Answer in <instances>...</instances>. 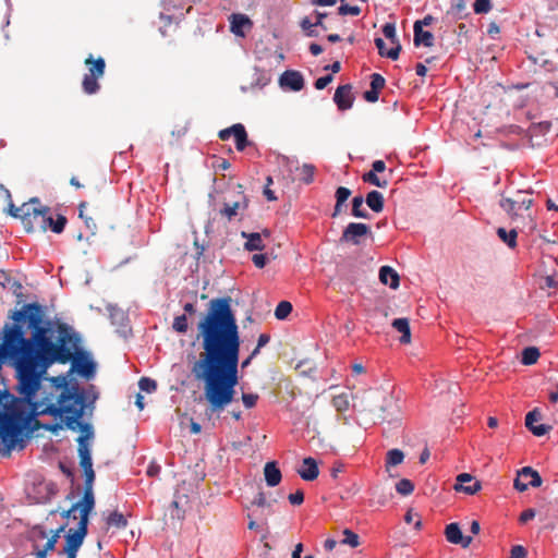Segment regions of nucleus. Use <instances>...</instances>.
Wrapping results in <instances>:
<instances>
[{
	"label": "nucleus",
	"mask_w": 558,
	"mask_h": 558,
	"mask_svg": "<svg viewBox=\"0 0 558 558\" xmlns=\"http://www.w3.org/2000/svg\"><path fill=\"white\" fill-rule=\"evenodd\" d=\"M95 403L96 402L85 401L84 397H83L81 402L76 403L74 408L71 405L65 407L66 414L74 415V414H76L75 412L77 411V409L82 408V416H84L86 414L92 415L93 411L95 410Z\"/></svg>",
	"instance_id": "33"
},
{
	"label": "nucleus",
	"mask_w": 558,
	"mask_h": 558,
	"mask_svg": "<svg viewBox=\"0 0 558 558\" xmlns=\"http://www.w3.org/2000/svg\"><path fill=\"white\" fill-rule=\"evenodd\" d=\"M396 490L402 496H409L414 490V484L408 478H402L396 484Z\"/></svg>",
	"instance_id": "42"
},
{
	"label": "nucleus",
	"mask_w": 558,
	"mask_h": 558,
	"mask_svg": "<svg viewBox=\"0 0 558 558\" xmlns=\"http://www.w3.org/2000/svg\"><path fill=\"white\" fill-rule=\"evenodd\" d=\"M49 535L46 526L43 524L33 525L27 532V541L32 546L39 545V542L47 538Z\"/></svg>",
	"instance_id": "28"
},
{
	"label": "nucleus",
	"mask_w": 558,
	"mask_h": 558,
	"mask_svg": "<svg viewBox=\"0 0 558 558\" xmlns=\"http://www.w3.org/2000/svg\"><path fill=\"white\" fill-rule=\"evenodd\" d=\"M385 77L379 73H373L371 75V88L380 92L385 86Z\"/></svg>",
	"instance_id": "55"
},
{
	"label": "nucleus",
	"mask_w": 558,
	"mask_h": 558,
	"mask_svg": "<svg viewBox=\"0 0 558 558\" xmlns=\"http://www.w3.org/2000/svg\"><path fill=\"white\" fill-rule=\"evenodd\" d=\"M236 189V199L232 203L225 202L220 209V215L225 216L229 221L233 220L239 214L243 213L248 207V198L243 192V186L238 184Z\"/></svg>",
	"instance_id": "8"
},
{
	"label": "nucleus",
	"mask_w": 558,
	"mask_h": 558,
	"mask_svg": "<svg viewBox=\"0 0 558 558\" xmlns=\"http://www.w3.org/2000/svg\"><path fill=\"white\" fill-rule=\"evenodd\" d=\"M252 505L260 508V515H265L266 506H269L268 498L266 497L265 493L258 492L255 498L253 499Z\"/></svg>",
	"instance_id": "51"
},
{
	"label": "nucleus",
	"mask_w": 558,
	"mask_h": 558,
	"mask_svg": "<svg viewBox=\"0 0 558 558\" xmlns=\"http://www.w3.org/2000/svg\"><path fill=\"white\" fill-rule=\"evenodd\" d=\"M107 311L109 313L111 324L117 327V332L122 337H126L128 332L131 331L129 328L128 314L122 308L113 304H108Z\"/></svg>",
	"instance_id": "13"
},
{
	"label": "nucleus",
	"mask_w": 558,
	"mask_h": 558,
	"mask_svg": "<svg viewBox=\"0 0 558 558\" xmlns=\"http://www.w3.org/2000/svg\"><path fill=\"white\" fill-rule=\"evenodd\" d=\"M230 31L238 37H245L246 31L253 27L251 19L242 13H233L229 17Z\"/></svg>",
	"instance_id": "17"
},
{
	"label": "nucleus",
	"mask_w": 558,
	"mask_h": 558,
	"mask_svg": "<svg viewBox=\"0 0 558 558\" xmlns=\"http://www.w3.org/2000/svg\"><path fill=\"white\" fill-rule=\"evenodd\" d=\"M270 81V77L265 71H259L258 69L255 70L254 77L252 81V87H259L263 88L266 86Z\"/></svg>",
	"instance_id": "44"
},
{
	"label": "nucleus",
	"mask_w": 558,
	"mask_h": 558,
	"mask_svg": "<svg viewBox=\"0 0 558 558\" xmlns=\"http://www.w3.org/2000/svg\"><path fill=\"white\" fill-rule=\"evenodd\" d=\"M95 507V496L93 490H84L81 500L74 504V509L80 511V523L89 524V513Z\"/></svg>",
	"instance_id": "15"
},
{
	"label": "nucleus",
	"mask_w": 558,
	"mask_h": 558,
	"mask_svg": "<svg viewBox=\"0 0 558 558\" xmlns=\"http://www.w3.org/2000/svg\"><path fill=\"white\" fill-rule=\"evenodd\" d=\"M82 343L83 339L78 331L66 323L46 317L45 306L41 305L38 324L39 351L49 364L71 363L69 374L76 373L89 380L96 376L97 363Z\"/></svg>",
	"instance_id": "3"
},
{
	"label": "nucleus",
	"mask_w": 558,
	"mask_h": 558,
	"mask_svg": "<svg viewBox=\"0 0 558 558\" xmlns=\"http://www.w3.org/2000/svg\"><path fill=\"white\" fill-rule=\"evenodd\" d=\"M371 233V228L366 223L362 222H350L343 229L340 236L341 243H351L353 245H360L361 239Z\"/></svg>",
	"instance_id": "11"
},
{
	"label": "nucleus",
	"mask_w": 558,
	"mask_h": 558,
	"mask_svg": "<svg viewBox=\"0 0 558 558\" xmlns=\"http://www.w3.org/2000/svg\"><path fill=\"white\" fill-rule=\"evenodd\" d=\"M241 235L246 239V242L244 243V248L248 252L253 251H263L265 247V244L262 239V234L258 232H245L242 231Z\"/></svg>",
	"instance_id": "25"
},
{
	"label": "nucleus",
	"mask_w": 558,
	"mask_h": 558,
	"mask_svg": "<svg viewBox=\"0 0 558 558\" xmlns=\"http://www.w3.org/2000/svg\"><path fill=\"white\" fill-rule=\"evenodd\" d=\"M404 459V453L400 450V449H390L388 452H387V458H386V466L389 468V466H396L400 463H402Z\"/></svg>",
	"instance_id": "38"
},
{
	"label": "nucleus",
	"mask_w": 558,
	"mask_h": 558,
	"mask_svg": "<svg viewBox=\"0 0 558 558\" xmlns=\"http://www.w3.org/2000/svg\"><path fill=\"white\" fill-rule=\"evenodd\" d=\"M300 26H301L302 31L304 32L305 36H307V37H318L319 36V33L317 32L316 26L310 20V17H307V16L304 17L300 22Z\"/></svg>",
	"instance_id": "43"
},
{
	"label": "nucleus",
	"mask_w": 558,
	"mask_h": 558,
	"mask_svg": "<svg viewBox=\"0 0 558 558\" xmlns=\"http://www.w3.org/2000/svg\"><path fill=\"white\" fill-rule=\"evenodd\" d=\"M362 180L365 182V183H368V184H372L376 187H380V189H384L387 186L388 184V181L387 180H381L378 175H377V172H374V171H368V172H365L363 175H362Z\"/></svg>",
	"instance_id": "37"
},
{
	"label": "nucleus",
	"mask_w": 558,
	"mask_h": 558,
	"mask_svg": "<svg viewBox=\"0 0 558 558\" xmlns=\"http://www.w3.org/2000/svg\"><path fill=\"white\" fill-rule=\"evenodd\" d=\"M391 326L401 333L400 342L401 343H410L411 341V330L409 319L404 317L395 318L392 320Z\"/></svg>",
	"instance_id": "27"
},
{
	"label": "nucleus",
	"mask_w": 558,
	"mask_h": 558,
	"mask_svg": "<svg viewBox=\"0 0 558 558\" xmlns=\"http://www.w3.org/2000/svg\"><path fill=\"white\" fill-rule=\"evenodd\" d=\"M539 355V350L536 347H526L522 350L521 363L526 366L533 365L537 362Z\"/></svg>",
	"instance_id": "34"
},
{
	"label": "nucleus",
	"mask_w": 558,
	"mask_h": 558,
	"mask_svg": "<svg viewBox=\"0 0 558 558\" xmlns=\"http://www.w3.org/2000/svg\"><path fill=\"white\" fill-rule=\"evenodd\" d=\"M543 480L537 471L531 466H524L519 471L514 480V488L519 492H525L530 486L539 487Z\"/></svg>",
	"instance_id": "10"
},
{
	"label": "nucleus",
	"mask_w": 558,
	"mask_h": 558,
	"mask_svg": "<svg viewBox=\"0 0 558 558\" xmlns=\"http://www.w3.org/2000/svg\"><path fill=\"white\" fill-rule=\"evenodd\" d=\"M72 374H69V372L66 374H61V375H58V376H47L46 375V379L45 381L48 383V385L50 386V390H54L56 392L61 390H65V387L68 385V381L70 379V376Z\"/></svg>",
	"instance_id": "29"
},
{
	"label": "nucleus",
	"mask_w": 558,
	"mask_h": 558,
	"mask_svg": "<svg viewBox=\"0 0 558 558\" xmlns=\"http://www.w3.org/2000/svg\"><path fill=\"white\" fill-rule=\"evenodd\" d=\"M298 474L302 480L312 482L317 478L319 474L317 462L314 458L307 457L303 459V465L298 470Z\"/></svg>",
	"instance_id": "21"
},
{
	"label": "nucleus",
	"mask_w": 558,
	"mask_h": 558,
	"mask_svg": "<svg viewBox=\"0 0 558 558\" xmlns=\"http://www.w3.org/2000/svg\"><path fill=\"white\" fill-rule=\"evenodd\" d=\"M550 128H551V122L542 121L538 123H533L530 129H531L532 133L535 135H545L546 133L549 132Z\"/></svg>",
	"instance_id": "50"
},
{
	"label": "nucleus",
	"mask_w": 558,
	"mask_h": 558,
	"mask_svg": "<svg viewBox=\"0 0 558 558\" xmlns=\"http://www.w3.org/2000/svg\"><path fill=\"white\" fill-rule=\"evenodd\" d=\"M74 415H64L61 420L64 426L72 432H80L76 441L78 446H89L88 440L94 438V427L82 418V408L77 409Z\"/></svg>",
	"instance_id": "7"
},
{
	"label": "nucleus",
	"mask_w": 558,
	"mask_h": 558,
	"mask_svg": "<svg viewBox=\"0 0 558 558\" xmlns=\"http://www.w3.org/2000/svg\"><path fill=\"white\" fill-rule=\"evenodd\" d=\"M85 483L84 490H93L94 482H95V472L93 470L84 471Z\"/></svg>",
	"instance_id": "62"
},
{
	"label": "nucleus",
	"mask_w": 558,
	"mask_h": 558,
	"mask_svg": "<svg viewBox=\"0 0 558 558\" xmlns=\"http://www.w3.org/2000/svg\"><path fill=\"white\" fill-rule=\"evenodd\" d=\"M498 238L508 245L510 248H514L517 246V238L518 232L514 229L507 231L505 228L497 229Z\"/></svg>",
	"instance_id": "35"
},
{
	"label": "nucleus",
	"mask_w": 558,
	"mask_h": 558,
	"mask_svg": "<svg viewBox=\"0 0 558 558\" xmlns=\"http://www.w3.org/2000/svg\"><path fill=\"white\" fill-rule=\"evenodd\" d=\"M288 499L290 501L291 505L293 506H300L301 504H303L304 501V493L302 490H296L295 493L293 494H290L288 496Z\"/></svg>",
	"instance_id": "63"
},
{
	"label": "nucleus",
	"mask_w": 558,
	"mask_h": 558,
	"mask_svg": "<svg viewBox=\"0 0 558 558\" xmlns=\"http://www.w3.org/2000/svg\"><path fill=\"white\" fill-rule=\"evenodd\" d=\"M446 539L454 545H461L463 548H466L472 543L471 536H464L462 534L461 527L459 523L452 522L446 525L445 529Z\"/></svg>",
	"instance_id": "18"
},
{
	"label": "nucleus",
	"mask_w": 558,
	"mask_h": 558,
	"mask_svg": "<svg viewBox=\"0 0 558 558\" xmlns=\"http://www.w3.org/2000/svg\"><path fill=\"white\" fill-rule=\"evenodd\" d=\"M379 280L383 284L389 286L391 289H397L400 284L398 272L387 265L379 268Z\"/></svg>",
	"instance_id": "23"
},
{
	"label": "nucleus",
	"mask_w": 558,
	"mask_h": 558,
	"mask_svg": "<svg viewBox=\"0 0 558 558\" xmlns=\"http://www.w3.org/2000/svg\"><path fill=\"white\" fill-rule=\"evenodd\" d=\"M82 393L84 395L85 401L96 402L99 398V392L94 385H89L87 388H84Z\"/></svg>",
	"instance_id": "54"
},
{
	"label": "nucleus",
	"mask_w": 558,
	"mask_h": 558,
	"mask_svg": "<svg viewBox=\"0 0 558 558\" xmlns=\"http://www.w3.org/2000/svg\"><path fill=\"white\" fill-rule=\"evenodd\" d=\"M414 31V46L420 47H432L434 45V35L429 31L423 28H413Z\"/></svg>",
	"instance_id": "31"
},
{
	"label": "nucleus",
	"mask_w": 558,
	"mask_h": 558,
	"mask_svg": "<svg viewBox=\"0 0 558 558\" xmlns=\"http://www.w3.org/2000/svg\"><path fill=\"white\" fill-rule=\"evenodd\" d=\"M333 101L341 111L351 109L354 101L352 86L350 84L340 85L335 92Z\"/></svg>",
	"instance_id": "16"
},
{
	"label": "nucleus",
	"mask_w": 558,
	"mask_h": 558,
	"mask_svg": "<svg viewBox=\"0 0 558 558\" xmlns=\"http://www.w3.org/2000/svg\"><path fill=\"white\" fill-rule=\"evenodd\" d=\"M550 428H551V426L546 425V424H538V425L535 424L534 426L530 427L529 430L534 436L542 437V436L546 435L550 430Z\"/></svg>",
	"instance_id": "60"
},
{
	"label": "nucleus",
	"mask_w": 558,
	"mask_h": 558,
	"mask_svg": "<svg viewBox=\"0 0 558 558\" xmlns=\"http://www.w3.org/2000/svg\"><path fill=\"white\" fill-rule=\"evenodd\" d=\"M542 415L537 409L530 411L525 416V426L527 428L535 425L536 422L541 420Z\"/></svg>",
	"instance_id": "57"
},
{
	"label": "nucleus",
	"mask_w": 558,
	"mask_h": 558,
	"mask_svg": "<svg viewBox=\"0 0 558 558\" xmlns=\"http://www.w3.org/2000/svg\"><path fill=\"white\" fill-rule=\"evenodd\" d=\"M466 4L464 0H457L448 11V14L452 15L454 20H463L469 13L465 12Z\"/></svg>",
	"instance_id": "36"
},
{
	"label": "nucleus",
	"mask_w": 558,
	"mask_h": 558,
	"mask_svg": "<svg viewBox=\"0 0 558 558\" xmlns=\"http://www.w3.org/2000/svg\"><path fill=\"white\" fill-rule=\"evenodd\" d=\"M85 64L88 65L89 73L84 75L82 87L85 94L94 95L100 89L97 80L104 76L106 62L101 57L94 59L93 54H89L85 60Z\"/></svg>",
	"instance_id": "4"
},
{
	"label": "nucleus",
	"mask_w": 558,
	"mask_h": 558,
	"mask_svg": "<svg viewBox=\"0 0 558 558\" xmlns=\"http://www.w3.org/2000/svg\"><path fill=\"white\" fill-rule=\"evenodd\" d=\"M77 453L80 458V465L84 471L93 470V459L89 446H78Z\"/></svg>",
	"instance_id": "32"
},
{
	"label": "nucleus",
	"mask_w": 558,
	"mask_h": 558,
	"mask_svg": "<svg viewBox=\"0 0 558 558\" xmlns=\"http://www.w3.org/2000/svg\"><path fill=\"white\" fill-rule=\"evenodd\" d=\"M265 482L269 487L280 484L282 474L277 461H268L264 466Z\"/></svg>",
	"instance_id": "22"
},
{
	"label": "nucleus",
	"mask_w": 558,
	"mask_h": 558,
	"mask_svg": "<svg viewBox=\"0 0 558 558\" xmlns=\"http://www.w3.org/2000/svg\"><path fill=\"white\" fill-rule=\"evenodd\" d=\"M33 363L34 377L28 391L9 389L7 379L2 378L0 388V452L10 454L17 446L24 448V440L34 432L33 423L43 415L62 418L63 414L48 412L50 405H60L59 396L46 384V375L52 366L40 351Z\"/></svg>",
	"instance_id": "2"
},
{
	"label": "nucleus",
	"mask_w": 558,
	"mask_h": 558,
	"mask_svg": "<svg viewBox=\"0 0 558 558\" xmlns=\"http://www.w3.org/2000/svg\"><path fill=\"white\" fill-rule=\"evenodd\" d=\"M170 515L172 519L181 520L184 518V511L180 508L178 500H172L170 505Z\"/></svg>",
	"instance_id": "59"
},
{
	"label": "nucleus",
	"mask_w": 558,
	"mask_h": 558,
	"mask_svg": "<svg viewBox=\"0 0 558 558\" xmlns=\"http://www.w3.org/2000/svg\"><path fill=\"white\" fill-rule=\"evenodd\" d=\"M481 483L474 481L473 476L469 473H460L457 476V483L454 489L457 492H463L468 495H474L481 489Z\"/></svg>",
	"instance_id": "20"
},
{
	"label": "nucleus",
	"mask_w": 558,
	"mask_h": 558,
	"mask_svg": "<svg viewBox=\"0 0 558 558\" xmlns=\"http://www.w3.org/2000/svg\"><path fill=\"white\" fill-rule=\"evenodd\" d=\"M350 196H351V190L345 186H339L336 190L335 198H336V202H338L340 204H344Z\"/></svg>",
	"instance_id": "56"
},
{
	"label": "nucleus",
	"mask_w": 558,
	"mask_h": 558,
	"mask_svg": "<svg viewBox=\"0 0 558 558\" xmlns=\"http://www.w3.org/2000/svg\"><path fill=\"white\" fill-rule=\"evenodd\" d=\"M340 543L343 544V545H348V546H350L352 548H355V547H357L360 545V537L352 530L344 529L343 530V538L341 539Z\"/></svg>",
	"instance_id": "40"
},
{
	"label": "nucleus",
	"mask_w": 558,
	"mask_h": 558,
	"mask_svg": "<svg viewBox=\"0 0 558 558\" xmlns=\"http://www.w3.org/2000/svg\"><path fill=\"white\" fill-rule=\"evenodd\" d=\"M490 0H475L473 10L475 14H487L492 10Z\"/></svg>",
	"instance_id": "48"
},
{
	"label": "nucleus",
	"mask_w": 558,
	"mask_h": 558,
	"mask_svg": "<svg viewBox=\"0 0 558 558\" xmlns=\"http://www.w3.org/2000/svg\"><path fill=\"white\" fill-rule=\"evenodd\" d=\"M82 391H84V388L81 387L76 380L70 378L65 390L61 391L59 395L60 405H50L47 408V411L63 414V416L66 415L65 407L71 405L74 408L76 403L81 402L84 396Z\"/></svg>",
	"instance_id": "6"
},
{
	"label": "nucleus",
	"mask_w": 558,
	"mask_h": 558,
	"mask_svg": "<svg viewBox=\"0 0 558 558\" xmlns=\"http://www.w3.org/2000/svg\"><path fill=\"white\" fill-rule=\"evenodd\" d=\"M510 558H526V550L521 545H514L510 551Z\"/></svg>",
	"instance_id": "64"
},
{
	"label": "nucleus",
	"mask_w": 558,
	"mask_h": 558,
	"mask_svg": "<svg viewBox=\"0 0 558 558\" xmlns=\"http://www.w3.org/2000/svg\"><path fill=\"white\" fill-rule=\"evenodd\" d=\"M138 387L141 391H145L147 393H151L157 389V381L150 377H142L138 380Z\"/></svg>",
	"instance_id": "47"
},
{
	"label": "nucleus",
	"mask_w": 558,
	"mask_h": 558,
	"mask_svg": "<svg viewBox=\"0 0 558 558\" xmlns=\"http://www.w3.org/2000/svg\"><path fill=\"white\" fill-rule=\"evenodd\" d=\"M361 13V9L357 5H349L347 3L341 4L338 8L339 15H353L356 16Z\"/></svg>",
	"instance_id": "52"
},
{
	"label": "nucleus",
	"mask_w": 558,
	"mask_h": 558,
	"mask_svg": "<svg viewBox=\"0 0 558 558\" xmlns=\"http://www.w3.org/2000/svg\"><path fill=\"white\" fill-rule=\"evenodd\" d=\"M315 167L311 163H304L301 168V181L311 184L314 181Z\"/></svg>",
	"instance_id": "45"
},
{
	"label": "nucleus",
	"mask_w": 558,
	"mask_h": 558,
	"mask_svg": "<svg viewBox=\"0 0 558 558\" xmlns=\"http://www.w3.org/2000/svg\"><path fill=\"white\" fill-rule=\"evenodd\" d=\"M279 85L283 89L300 92L304 87V77L299 71L286 70L279 77Z\"/></svg>",
	"instance_id": "14"
},
{
	"label": "nucleus",
	"mask_w": 558,
	"mask_h": 558,
	"mask_svg": "<svg viewBox=\"0 0 558 558\" xmlns=\"http://www.w3.org/2000/svg\"><path fill=\"white\" fill-rule=\"evenodd\" d=\"M384 36L389 39L391 43L398 41V37L396 34V24L395 23H386L383 26Z\"/></svg>",
	"instance_id": "53"
},
{
	"label": "nucleus",
	"mask_w": 558,
	"mask_h": 558,
	"mask_svg": "<svg viewBox=\"0 0 558 558\" xmlns=\"http://www.w3.org/2000/svg\"><path fill=\"white\" fill-rule=\"evenodd\" d=\"M104 518L108 529L123 530L128 526L126 517L119 510L104 513Z\"/></svg>",
	"instance_id": "24"
},
{
	"label": "nucleus",
	"mask_w": 558,
	"mask_h": 558,
	"mask_svg": "<svg viewBox=\"0 0 558 558\" xmlns=\"http://www.w3.org/2000/svg\"><path fill=\"white\" fill-rule=\"evenodd\" d=\"M533 201L531 198H518L512 199L508 197H502L499 202V206L511 217L518 216V210L524 208L525 210L530 209Z\"/></svg>",
	"instance_id": "19"
},
{
	"label": "nucleus",
	"mask_w": 558,
	"mask_h": 558,
	"mask_svg": "<svg viewBox=\"0 0 558 558\" xmlns=\"http://www.w3.org/2000/svg\"><path fill=\"white\" fill-rule=\"evenodd\" d=\"M332 80H333L332 74H327V75L320 76L315 81L314 86L316 89L322 90L325 87H327V85L330 84L332 82Z\"/></svg>",
	"instance_id": "61"
},
{
	"label": "nucleus",
	"mask_w": 558,
	"mask_h": 558,
	"mask_svg": "<svg viewBox=\"0 0 558 558\" xmlns=\"http://www.w3.org/2000/svg\"><path fill=\"white\" fill-rule=\"evenodd\" d=\"M234 142H235V148L239 151H243L246 148V146L250 144V142L247 138V133H246L245 128H243V130H241L239 134H235Z\"/></svg>",
	"instance_id": "49"
},
{
	"label": "nucleus",
	"mask_w": 558,
	"mask_h": 558,
	"mask_svg": "<svg viewBox=\"0 0 558 558\" xmlns=\"http://www.w3.org/2000/svg\"><path fill=\"white\" fill-rule=\"evenodd\" d=\"M49 214L50 208L48 206H40L39 208H34V229L37 226L41 231H46L49 228L54 233H61L64 230L68 222L65 216L58 215L57 219H53Z\"/></svg>",
	"instance_id": "5"
},
{
	"label": "nucleus",
	"mask_w": 558,
	"mask_h": 558,
	"mask_svg": "<svg viewBox=\"0 0 558 558\" xmlns=\"http://www.w3.org/2000/svg\"><path fill=\"white\" fill-rule=\"evenodd\" d=\"M8 208L5 211L13 218H19L22 220L24 229L26 232H34V222H33V210L29 211V204H23L20 207H15L13 199L7 202Z\"/></svg>",
	"instance_id": "12"
},
{
	"label": "nucleus",
	"mask_w": 558,
	"mask_h": 558,
	"mask_svg": "<svg viewBox=\"0 0 558 558\" xmlns=\"http://www.w3.org/2000/svg\"><path fill=\"white\" fill-rule=\"evenodd\" d=\"M87 534L88 525L78 522L76 529H70L68 533L64 535L65 545L62 548L61 553L78 551Z\"/></svg>",
	"instance_id": "9"
},
{
	"label": "nucleus",
	"mask_w": 558,
	"mask_h": 558,
	"mask_svg": "<svg viewBox=\"0 0 558 558\" xmlns=\"http://www.w3.org/2000/svg\"><path fill=\"white\" fill-rule=\"evenodd\" d=\"M244 125L241 123H235L230 128L223 129L219 131L218 136L222 141H228L231 136L235 137V134H239L241 130H243Z\"/></svg>",
	"instance_id": "41"
},
{
	"label": "nucleus",
	"mask_w": 558,
	"mask_h": 558,
	"mask_svg": "<svg viewBox=\"0 0 558 558\" xmlns=\"http://www.w3.org/2000/svg\"><path fill=\"white\" fill-rule=\"evenodd\" d=\"M292 304L288 301H281L275 310V316L279 320L286 319L292 312Z\"/></svg>",
	"instance_id": "39"
},
{
	"label": "nucleus",
	"mask_w": 558,
	"mask_h": 558,
	"mask_svg": "<svg viewBox=\"0 0 558 558\" xmlns=\"http://www.w3.org/2000/svg\"><path fill=\"white\" fill-rule=\"evenodd\" d=\"M172 328L179 333H185L189 329L186 315L182 314L177 316L173 320Z\"/></svg>",
	"instance_id": "46"
},
{
	"label": "nucleus",
	"mask_w": 558,
	"mask_h": 558,
	"mask_svg": "<svg viewBox=\"0 0 558 558\" xmlns=\"http://www.w3.org/2000/svg\"><path fill=\"white\" fill-rule=\"evenodd\" d=\"M364 201L366 205L374 211V213H381L385 207V199L383 194L377 190L369 191L366 196L364 197Z\"/></svg>",
	"instance_id": "26"
},
{
	"label": "nucleus",
	"mask_w": 558,
	"mask_h": 558,
	"mask_svg": "<svg viewBox=\"0 0 558 558\" xmlns=\"http://www.w3.org/2000/svg\"><path fill=\"white\" fill-rule=\"evenodd\" d=\"M258 398L257 393H243L242 402L246 409H252L256 405Z\"/></svg>",
	"instance_id": "58"
},
{
	"label": "nucleus",
	"mask_w": 558,
	"mask_h": 558,
	"mask_svg": "<svg viewBox=\"0 0 558 558\" xmlns=\"http://www.w3.org/2000/svg\"><path fill=\"white\" fill-rule=\"evenodd\" d=\"M232 299H211L197 325L204 353L192 373L204 383V396L211 413H220L234 399L239 384L240 330L231 307Z\"/></svg>",
	"instance_id": "1"
},
{
	"label": "nucleus",
	"mask_w": 558,
	"mask_h": 558,
	"mask_svg": "<svg viewBox=\"0 0 558 558\" xmlns=\"http://www.w3.org/2000/svg\"><path fill=\"white\" fill-rule=\"evenodd\" d=\"M364 197L362 195H356L351 201V215L355 218L361 219H371L369 213L363 208Z\"/></svg>",
	"instance_id": "30"
}]
</instances>
